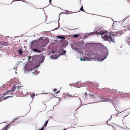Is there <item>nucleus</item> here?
<instances>
[{
    "label": "nucleus",
    "instance_id": "1",
    "mask_svg": "<svg viewBox=\"0 0 130 130\" xmlns=\"http://www.w3.org/2000/svg\"><path fill=\"white\" fill-rule=\"evenodd\" d=\"M98 34L101 35V37L106 40L109 41H111L114 43H115V36L113 34H111L110 32H108L107 31L103 32L101 33L100 32Z\"/></svg>",
    "mask_w": 130,
    "mask_h": 130
},
{
    "label": "nucleus",
    "instance_id": "2",
    "mask_svg": "<svg viewBox=\"0 0 130 130\" xmlns=\"http://www.w3.org/2000/svg\"><path fill=\"white\" fill-rule=\"evenodd\" d=\"M19 122L18 119H15L6 126L3 128L1 130H7L8 128L9 127L11 126L12 125H17Z\"/></svg>",
    "mask_w": 130,
    "mask_h": 130
},
{
    "label": "nucleus",
    "instance_id": "3",
    "mask_svg": "<svg viewBox=\"0 0 130 130\" xmlns=\"http://www.w3.org/2000/svg\"><path fill=\"white\" fill-rule=\"evenodd\" d=\"M36 48L40 50V48L38 47V43L36 42V41H34L31 43V49H32Z\"/></svg>",
    "mask_w": 130,
    "mask_h": 130
},
{
    "label": "nucleus",
    "instance_id": "4",
    "mask_svg": "<svg viewBox=\"0 0 130 130\" xmlns=\"http://www.w3.org/2000/svg\"><path fill=\"white\" fill-rule=\"evenodd\" d=\"M17 86L14 85L12 88V89L10 90H8L6 91V93H9L10 94H13L12 92H13L16 89L17 90Z\"/></svg>",
    "mask_w": 130,
    "mask_h": 130
},
{
    "label": "nucleus",
    "instance_id": "5",
    "mask_svg": "<svg viewBox=\"0 0 130 130\" xmlns=\"http://www.w3.org/2000/svg\"><path fill=\"white\" fill-rule=\"evenodd\" d=\"M57 37L59 39L61 38L62 39V40H61L60 41L61 42L62 41V42H64L65 43V45L67 46L68 44V43L67 41H66L65 40V38L64 37L62 36H57Z\"/></svg>",
    "mask_w": 130,
    "mask_h": 130
},
{
    "label": "nucleus",
    "instance_id": "6",
    "mask_svg": "<svg viewBox=\"0 0 130 130\" xmlns=\"http://www.w3.org/2000/svg\"><path fill=\"white\" fill-rule=\"evenodd\" d=\"M109 93L111 94L110 96L114 98H115V95L118 93V92L115 90H111L110 91Z\"/></svg>",
    "mask_w": 130,
    "mask_h": 130
},
{
    "label": "nucleus",
    "instance_id": "7",
    "mask_svg": "<svg viewBox=\"0 0 130 130\" xmlns=\"http://www.w3.org/2000/svg\"><path fill=\"white\" fill-rule=\"evenodd\" d=\"M17 90L19 93L21 94H23V91L24 90V89L23 88V87L22 86H17Z\"/></svg>",
    "mask_w": 130,
    "mask_h": 130
},
{
    "label": "nucleus",
    "instance_id": "8",
    "mask_svg": "<svg viewBox=\"0 0 130 130\" xmlns=\"http://www.w3.org/2000/svg\"><path fill=\"white\" fill-rule=\"evenodd\" d=\"M37 48H36L34 49H32V51L36 53H40L41 52L40 50H38Z\"/></svg>",
    "mask_w": 130,
    "mask_h": 130
},
{
    "label": "nucleus",
    "instance_id": "9",
    "mask_svg": "<svg viewBox=\"0 0 130 130\" xmlns=\"http://www.w3.org/2000/svg\"><path fill=\"white\" fill-rule=\"evenodd\" d=\"M80 60L82 61H85V60H90L89 59V58L88 57H86L85 58H80Z\"/></svg>",
    "mask_w": 130,
    "mask_h": 130
},
{
    "label": "nucleus",
    "instance_id": "10",
    "mask_svg": "<svg viewBox=\"0 0 130 130\" xmlns=\"http://www.w3.org/2000/svg\"><path fill=\"white\" fill-rule=\"evenodd\" d=\"M18 52L19 54L20 55H22L23 54V52L22 50L20 49L18 50Z\"/></svg>",
    "mask_w": 130,
    "mask_h": 130
},
{
    "label": "nucleus",
    "instance_id": "11",
    "mask_svg": "<svg viewBox=\"0 0 130 130\" xmlns=\"http://www.w3.org/2000/svg\"><path fill=\"white\" fill-rule=\"evenodd\" d=\"M60 52L61 53V54L63 55L66 53V51L63 49H61L60 51Z\"/></svg>",
    "mask_w": 130,
    "mask_h": 130
},
{
    "label": "nucleus",
    "instance_id": "12",
    "mask_svg": "<svg viewBox=\"0 0 130 130\" xmlns=\"http://www.w3.org/2000/svg\"><path fill=\"white\" fill-rule=\"evenodd\" d=\"M43 42L44 43V46H43V47L45 46V45L48 43V42L46 40H44V39Z\"/></svg>",
    "mask_w": 130,
    "mask_h": 130
},
{
    "label": "nucleus",
    "instance_id": "13",
    "mask_svg": "<svg viewBox=\"0 0 130 130\" xmlns=\"http://www.w3.org/2000/svg\"><path fill=\"white\" fill-rule=\"evenodd\" d=\"M66 95L67 96H68V97H74V95H70V94H69V93H67L66 94Z\"/></svg>",
    "mask_w": 130,
    "mask_h": 130
},
{
    "label": "nucleus",
    "instance_id": "14",
    "mask_svg": "<svg viewBox=\"0 0 130 130\" xmlns=\"http://www.w3.org/2000/svg\"><path fill=\"white\" fill-rule=\"evenodd\" d=\"M53 58L55 59L57 58L58 57V55H57V56H56V54L53 55L52 56Z\"/></svg>",
    "mask_w": 130,
    "mask_h": 130
},
{
    "label": "nucleus",
    "instance_id": "15",
    "mask_svg": "<svg viewBox=\"0 0 130 130\" xmlns=\"http://www.w3.org/2000/svg\"><path fill=\"white\" fill-rule=\"evenodd\" d=\"M48 120L46 121L45 122V123L44 125V126L46 127V125L48 123Z\"/></svg>",
    "mask_w": 130,
    "mask_h": 130
},
{
    "label": "nucleus",
    "instance_id": "16",
    "mask_svg": "<svg viewBox=\"0 0 130 130\" xmlns=\"http://www.w3.org/2000/svg\"><path fill=\"white\" fill-rule=\"evenodd\" d=\"M80 10L81 11H84L85 12L84 10L83 9V6H82L80 8Z\"/></svg>",
    "mask_w": 130,
    "mask_h": 130
},
{
    "label": "nucleus",
    "instance_id": "17",
    "mask_svg": "<svg viewBox=\"0 0 130 130\" xmlns=\"http://www.w3.org/2000/svg\"><path fill=\"white\" fill-rule=\"evenodd\" d=\"M78 34H75L73 35V36L74 38H77L78 36Z\"/></svg>",
    "mask_w": 130,
    "mask_h": 130
},
{
    "label": "nucleus",
    "instance_id": "18",
    "mask_svg": "<svg viewBox=\"0 0 130 130\" xmlns=\"http://www.w3.org/2000/svg\"><path fill=\"white\" fill-rule=\"evenodd\" d=\"M95 34V33L94 32H91V33H89L88 34V35H93Z\"/></svg>",
    "mask_w": 130,
    "mask_h": 130
},
{
    "label": "nucleus",
    "instance_id": "19",
    "mask_svg": "<svg viewBox=\"0 0 130 130\" xmlns=\"http://www.w3.org/2000/svg\"><path fill=\"white\" fill-rule=\"evenodd\" d=\"M35 96V94L34 93H32V95H31V97H33Z\"/></svg>",
    "mask_w": 130,
    "mask_h": 130
},
{
    "label": "nucleus",
    "instance_id": "20",
    "mask_svg": "<svg viewBox=\"0 0 130 130\" xmlns=\"http://www.w3.org/2000/svg\"><path fill=\"white\" fill-rule=\"evenodd\" d=\"M5 87V85L4 84H3L1 87V88L2 89L3 88H4Z\"/></svg>",
    "mask_w": 130,
    "mask_h": 130
},
{
    "label": "nucleus",
    "instance_id": "21",
    "mask_svg": "<svg viewBox=\"0 0 130 130\" xmlns=\"http://www.w3.org/2000/svg\"><path fill=\"white\" fill-rule=\"evenodd\" d=\"M127 43L129 44L130 45V41H127Z\"/></svg>",
    "mask_w": 130,
    "mask_h": 130
},
{
    "label": "nucleus",
    "instance_id": "22",
    "mask_svg": "<svg viewBox=\"0 0 130 130\" xmlns=\"http://www.w3.org/2000/svg\"><path fill=\"white\" fill-rule=\"evenodd\" d=\"M56 91H57V89H56V88L55 89H54V90H53L54 91V92H56Z\"/></svg>",
    "mask_w": 130,
    "mask_h": 130
},
{
    "label": "nucleus",
    "instance_id": "23",
    "mask_svg": "<svg viewBox=\"0 0 130 130\" xmlns=\"http://www.w3.org/2000/svg\"><path fill=\"white\" fill-rule=\"evenodd\" d=\"M59 90L58 91L56 92V94L58 93L59 92Z\"/></svg>",
    "mask_w": 130,
    "mask_h": 130
},
{
    "label": "nucleus",
    "instance_id": "24",
    "mask_svg": "<svg viewBox=\"0 0 130 130\" xmlns=\"http://www.w3.org/2000/svg\"><path fill=\"white\" fill-rule=\"evenodd\" d=\"M90 85L91 86H92L93 85V84H92V83H90Z\"/></svg>",
    "mask_w": 130,
    "mask_h": 130
},
{
    "label": "nucleus",
    "instance_id": "25",
    "mask_svg": "<svg viewBox=\"0 0 130 130\" xmlns=\"http://www.w3.org/2000/svg\"><path fill=\"white\" fill-rule=\"evenodd\" d=\"M85 96H86L87 95V93L86 92H85Z\"/></svg>",
    "mask_w": 130,
    "mask_h": 130
},
{
    "label": "nucleus",
    "instance_id": "26",
    "mask_svg": "<svg viewBox=\"0 0 130 130\" xmlns=\"http://www.w3.org/2000/svg\"><path fill=\"white\" fill-rule=\"evenodd\" d=\"M51 1L52 0H49V2L50 4H51Z\"/></svg>",
    "mask_w": 130,
    "mask_h": 130
},
{
    "label": "nucleus",
    "instance_id": "27",
    "mask_svg": "<svg viewBox=\"0 0 130 130\" xmlns=\"http://www.w3.org/2000/svg\"><path fill=\"white\" fill-rule=\"evenodd\" d=\"M105 90H108V89H107V88H105Z\"/></svg>",
    "mask_w": 130,
    "mask_h": 130
},
{
    "label": "nucleus",
    "instance_id": "28",
    "mask_svg": "<svg viewBox=\"0 0 130 130\" xmlns=\"http://www.w3.org/2000/svg\"><path fill=\"white\" fill-rule=\"evenodd\" d=\"M33 73L34 74V72H32V74L33 75Z\"/></svg>",
    "mask_w": 130,
    "mask_h": 130
},
{
    "label": "nucleus",
    "instance_id": "29",
    "mask_svg": "<svg viewBox=\"0 0 130 130\" xmlns=\"http://www.w3.org/2000/svg\"><path fill=\"white\" fill-rule=\"evenodd\" d=\"M70 85L71 86H72V85H71V84H70Z\"/></svg>",
    "mask_w": 130,
    "mask_h": 130
},
{
    "label": "nucleus",
    "instance_id": "30",
    "mask_svg": "<svg viewBox=\"0 0 130 130\" xmlns=\"http://www.w3.org/2000/svg\"><path fill=\"white\" fill-rule=\"evenodd\" d=\"M118 32H120L119 31H118V32H117V33H118Z\"/></svg>",
    "mask_w": 130,
    "mask_h": 130
},
{
    "label": "nucleus",
    "instance_id": "31",
    "mask_svg": "<svg viewBox=\"0 0 130 130\" xmlns=\"http://www.w3.org/2000/svg\"><path fill=\"white\" fill-rule=\"evenodd\" d=\"M15 1H21V0H15Z\"/></svg>",
    "mask_w": 130,
    "mask_h": 130
},
{
    "label": "nucleus",
    "instance_id": "32",
    "mask_svg": "<svg viewBox=\"0 0 130 130\" xmlns=\"http://www.w3.org/2000/svg\"><path fill=\"white\" fill-rule=\"evenodd\" d=\"M63 130H66V129H65H65H64Z\"/></svg>",
    "mask_w": 130,
    "mask_h": 130
},
{
    "label": "nucleus",
    "instance_id": "33",
    "mask_svg": "<svg viewBox=\"0 0 130 130\" xmlns=\"http://www.w3.org/2000/svg\"><path fill=\"white\" fill-rule=\"evenodd\" d=\"M63 45H64V43H63Z\"/></svg>",
    "mask_w": 130,
    "mask_h": 130
},
{
    "label": "nucleus",
    "instance_id": "34",
    "mask_svg": "<svg viewBox=\"0 0 130 130\" xmlns=\"http://www.w3.org/2000/svg\"><path fill=\"white\" fill-rule=\"evenodd\" d=\"M129 29L130 30V27H129Z\"/></svg>",
    "mask_w": 130,
    "mask_h": 130
}]
</instances>
